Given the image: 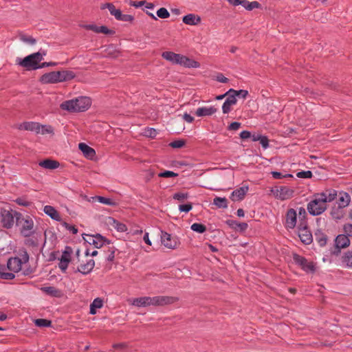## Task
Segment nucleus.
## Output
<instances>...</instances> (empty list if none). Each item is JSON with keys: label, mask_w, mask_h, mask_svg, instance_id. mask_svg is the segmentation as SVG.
Segmentation results:
<instances>
[{"label": "nucleus", "mask_w": 352, "mask_h": 352, "mask_svg": "<svg viewBox=\"0 0 352 352\" xmlns=\"http://www.w3.org/2000/svg\"><path fill=\"white\" fill-rule=\"evenodd\" d=\"M29 260L30 256L28 252L23 250L20 252L19 256H12L8 259L6 265V271L8 270V273H13L14 275L16 273L22 271L23 275L29 276L34 272L32 268L25 266Z\"/></svg>", "instance_id": "f257e3e1"}, {"label": "nucleus", "mask_w": 352, "mask_h": 352, "mask_svg": "<svg viewBox=\"0 0 352 352\" xmlns=\"http://www.w3.org/2000/svg\"><path fill=\"white\" fill-rule=\"evenodd\" d=\"M178 298L173 296H156L153 297L144 296L134 298L132 305L139 307H144L147 306H164L173 304L177 302Z\"/></svg>", "instance_id": "f03ea898"}, {"label": "nucleus", "mask_w": 352, "mask_h": 352, "mask_svg": "<svg viewBox=\"0 0 352 352\" xmlns=\"http://www.w3.org/2000/svg\"><path fill=\"white\" fill-rule=\"evenodd\" d=\"M91 104L90 98L80 96L76 98L66 100L60 104V108L69 112L85 111L89 109Z\"/></svg>", "instance_id": "7ed1b4c3"}, {"label": "nucleus", "mask_w": 352, "mask_h": 352, "mask_svg": "<svg viewBox=\"0 0 352 352\" xmlns=\"http://www.w3.org/2000/svg\"><path fill=\"white\" fill-rule=\"evenodd\" d=\"M46 54L45 50H40L38 52L27 56L23 59L17 58L16 63L28 70H35L39 69V63Z\"/></svg>", "instance_id": "20e7f679"}, {"label": "nucleus", "mask_w": 352, "mask_h": 352, "mask_svg": "<svg viewBox=\"0 0 352 352\" xmlns=\"http://www.w3.org/2000/svg\"><path fill=\"white\" fill-rule=\"evenodd\" d=\"M16 224L19 226L21 234L24 237H29L35 233L34 222L32 217L23 216L21 213H16Z\"/></svg>", "instance_id": "39448f33"}, {"label": "nucleus", "mask_w": 352, "mask_h": 352, "mask_svg": "<svg viewBox=\"0 0 352 352\" xmlns=\"http://www.w3.org/2000/svg\"><path fill=\"white\" fill-rule=\"evenodd\" d=\"M74 77L75 74L72 71L63 70L51 72L43 74L41 78V81L45 84L56 83L72 80Z\"/></svg>", "instance_id": "423d86ee"}, {"label": "nucleus", "mask_w": 352, "mask_h": 352, "mask_svg": "<svg viewBox=\"0 0 352 352\" xmlns=\"http://www.w3.org/2000/svg\"><path fill=\"white\" fill-rule=\"evenodd\" d=\"M307 210L310 214L317 216L321 214L327 209V204L319 194L314 196V199L307 204Z\"/></svg>", "instance_id": "0eeeda50"}, {"label": "nucleus", "mask_w": 352, "mask_h": 352, "mask_svg": "<svg viewBox=\"0 0 352 352\" xmlns=\"http://www.w3.org/2000/svg\"><path fill=\"white\" fill-rule=\"evenodd\" d=\"M16 211L12 209L3 208L0 210V223L1 226L6 229H11L16 219Z\"/></svg>", "instance_id": "6e6552de"}, {"label": "nucleus", "mask_w": 352, "mask_h": 352, "mask_svg": "<svg viewBox=\"0 0 352 352\" xmlns=\"http://www.w3.org/2000/svg\"><path fill=\"white\" fill-rule=\"evenodd\" d=\"M271 191L276 198L280 200L290 199L294 193V190L287 186L275 187Z\"/></svg>", "instance_id": "1a4fd4ad"}, {"label": "nucleus", "mask_w": 352, "mask_h": 352, "mask_svg": "<svg viewBox=\"0 0 352 352\" xmlns=\"http://www.w3.org/2000/svg\"><path fill=\"white\" fill-rule=\"evenodd\" d=\"M350 245V240L346 234H339L335 239V250L333 254L338 255L342 248H345Z\"/></svg>", "instance_id": "9d476101"}, {"label": "nucleus", "mask_w": 352, "mask_h": 352, "mask_svg": "<svg viewBox=\"0 0 352 352\" xmlns=\"http://www.w3.org/2000/svg\"><path fill=\"white\" fill-rule=\"evenodd\" d=\"M72 253V248L66 246L60 258L58 264L59 268L62 272H65L67 269L68 265L71 261V254Z\"/></svg>", "instance_id": "9b49d317"}, {"label": "nucleus", "mask_w": 352, "mask_h": 352, "mask_svg": "<svg viewBox=\"0 0 352 352\" xmlns=\"http://www.w3.org/2000/svg\"><path fill=\"white\" fill-rule=\"evenodd\" d=\"M160 238L162 244L168 249H175L177 245V239L166 232L161 231Z\"/></svg>", "instance_id": "f8f14e48"}, {"label": "nucleus", "mask_w": 352, "mask_h": 352, "mask_svg": "<svg viewBox=\"0 0 352 352\" xmlns=\"http://www.w3.org/2000/svg\"><path fill=\"white\" fill-rule=\"evenodd\" d=\"M293 258L294 262L300 265L304 271L307 272H314L315 267L314 264L311 262H308L305 257L296 254L294 255Z\"/></svg>", "instance_id": "ddd939ff"}, {"label": "nucleus", "mask_w": 352, "mask_h": 352, "mask_svg": "<svg viewBox=\"0 0 352 352\" xmlns=\"http://www.w3.org/2000/svg\"><path fill=\"white\" fill-rule=\"evenodd\" d=\"M297 222V213L293 209H289L285 214V226L287 229H294L296 226Z\"/></svg>", "instance_id": "4468645a"}, {"label": "nucleus", "mask_w": 352, "mask_h": 352, "mask_svg": "<svg viewBox=\"0 0 352 352\" xmlns=\"http://www.w3.org/2000/svg\"><path fill=\"white\" fill-rule=\"evenodd\" d=\"M298 236L300 241L305 244H310L313 241V236L311 232L307 229L306 226L300 223L298 229Z\"/></svg>", "instance_id": "2eb2a0df"}, {"label": "nucleus", "mask_w": 352, "mask_h": 352, "mask_svg": "<svg viewBox=\"0 0 352 352\" xmlns=\"http://www.w3.org/2000/svg\"><path fill=\"white\" fill-rule=\"evenodd\" d=\"M19 130H25L35 132L38 134L40 129H42V125L35 122H24L18 126Z\"/></svg>", "instance_id": "dca6fc26"}, {"label": "nucleus", "mask_w": 352, "mask_h": 352, "mask_svg": "<svg viewBox=\"0 0 352 352\" xmlns=\"http://www.w3.org/2000/svg\"><path fill=\"white\" fill-rule=\"evenodd\" d=\"M338 206H340V208H346L347 207L351 202V196L350 195L344 191H340L337 195Z\"/></svg>", "instance_id": "f3484780"}, {"label": "nucleus", "mask_w": 352, "mask_h": 352, "mask_svg": "<svg viewBox=\"0 0 352 352\" xmlns=\"http://www.w3.org/2000/svg\"><path fill=\"white\" fill-rule=\"evenodd\" d=\"M237 102L236 98L232 93H230L226 97L225 102L222 105V111L224 114L228 113L231 111V107Z\"/></svg>", "instance_id": "a211bd4d"}, {"label": "nucleus", "mask_w": 352, "mask_h": 352, "mask_svg": "<svg viewBox=\"0 0 352 352\" xmlns=\"http://www.w3.org/2000/svg\"><path fill=\"white\" fill-rule=\"evenodd\" d=\"M178 65L188 68H199L200 67V64L197 61L184 55H181Z\"/></svg>", "instance_id": "6ab92c4d"}, {"label": "nucleus", "mask_w": 352, "mask_h": 352, "mask_svg": "<svg viewBox=\"0 0 352 352\" xmlns=\"http://www.w3.org/2000/svg\"><path fill=\"white\" fill-rule=\"evenodd\" d=\"M338 193L334 189H327L324 192L318 194L327 204V202H331L335 200L337 198Z\"/></svg>", "instance_id": "aec40b11"}, {"label": "nucleus", "mask_w": 352, "mask_h": 352, "mask_svg": "<svg viewBox=\"0 0 352 352\" xmlns=\"http://www.w3.org/2000/svg\"><path fill=\"white\" fill-rule=\"evenodd\" d=\"M248 191V186L241 187L234 191L231 194V199L234 201H240L243 199L244 196Z\"/></svg>", "instance_id": "412c9836"}, {"label": "nucleus", "mask_w": 352, "mask_h": 352, "mask_svg": "<svg viewBox=\"0 0 352 352\" xmlns=\"http://www.w3.org/2000/svg\"><path fill=\"white\" fill-rule=\"evenodd\" d=\"M78 148L87 158L93 159L96 155L95 150L85 143H80L78 144Z\"/></svg>", "instance_id": "4be33fe9"}, {"label": "nucleus", "mask_w": 352, "mask_h": 352, "mask_svg": "<svg viewBox=\"0 0 352 352\" xmlns=\"http://www.w3.org/2000/svg\"><path fill=\"white\" fill-rule=\"evenodd\" d=\"M217 112V109L214 107H203L196 110V115L198 117L209 116Z\"/></svg>", "instance_id": "5701e85b"}, {"label": "nucleus", "mask_w": 352, "mask_h": 352, "mask_svg": "<svg viewBox=\"0 0 352 352\" xmlns=\"http://www.w3.org/2000/svg\"><path fill=\"white\" fill-rule=\"evenodd\" d=\"M43 212L53 220L60 221L61 217L58 211L52 206L47 205L43 208Z\"/></svg>", "instance_id": "b1692460"}, {"label": "nucleus", "mask_w": 352, "mask_h": 352, "mask_svg": "<svg viewBox=\"0 0 352 352\" xmlns=\"http://www.w3.org/2000/svg\"><path fill=\"white\" fill-rule=\"evenodd\" d=\"M95 265V262L94 259L88 260L86 263L81 264L78 267V272H80L82 274H87L90 273L94 269Z\"/></svg>", "instance_id": "393cba45"}, {"label": "nucleus", "mask_w": 352, "mask_h": 352, "mask_svg": "<svg viewBox=\"0 0 352 352\" xmlns=\"http://www.w3.org/2000/svg\"><path fill=\"white\" fill-rule=\"evenodd\" d=\"M182 54H176L173 52H164L162 54V56L165 60L173 63L177 64L179 63L180 57Z\"/></svg>", "instance_id": "a878e982"}, {"label": "nucleus", "mask_w": 352, "mask_h": 352, "mask_svg": "<svg viewBox=\"0 0 352 352\" xmlns=\"http://www.w3.org/2000/svg\"><path fill=\"white\" fill-rule=\"evenodd\" d=\"M182 21L186 25H196L200 23L201 18L195 14H188L183 17Z\"/></svg>", "instance_id": "bb28decb"}, {"label": "nucleus", "mask_w": 352, "mask_h": 352, "mask_svg": "<svg viewBox=\"0 0 352 352\" xmlns=\"http://www.w3.org/2000/svg\"><path fill=\"white\" fill-rule=\"evenodd\" d=\"M38 165L45 169L53 170L59 166V162L56 160L47 159L39 162Z\"/></svg>", "instance_id": "cd10ccee"}, {"label": "nucleus", "mask_w": 352, "mask_h": 352, "mask_svg": "<svg viewBox=\"0 0 352 352\" xmlns=\"http://www.w3.org/2000/svg\"><path fill=\"white\" fill-rule=\"evenodd\" d=\"M342 266L347 268H352V251L344 252L341 256Z\"/></svg>", "instance_id": "c85d7f7f"}, {"label": "nucleus", "mask_w": 352, "mask_h": 352, "mask_svg": "<svg viewBox=\"0 0 352 352\" xmlns=\"http://www.w3.org/2000/svg\"><path fill=\"white\" fill-rule=\"evenodd\" d=\"M92 239V245H94L96 248H100L102 247L106 242L109 243L104 237L102 235L97 234L94 236Z\"/></svg>", "instance_id": "c756f323"}, {"label": "nucleus", "mask_w": 352, "mask_h": 352, "mask_svg": "<svg viewBox=\"0 0 352 352\" xmlns=\"http://www.w3.org/2000/svg\"><path fill=\"white\" fill-rule=\"evenodd\" d=\"M314 235L315 239L320 246L323 247L327 244V236L322 230H318Z\"/></svg>", "instance_id": "7c9ffc66"}, {"label": "nucleus", "mask_w": 352, "mask_h": 352, "mask_svg": "<svg viewBox=\"0 0 352 352\" xmlns=\"http://www.w3.org/2000/svg\"><path fill=\"white\" fill-rule=\"evenodd\" d=\"M14 278L15 275L13 273L6 272V265L0 263V278L10 280L14 279Z\"/></svg>", "instance_id": "2f4dec72"}, {"label": "nucleus", "mask_w": 352, "mask_h": 352, "mask_svg": "<svg viewBox=\"0 0 352 352\" xmlns=\"http://www.w3.org/2000/svg\"><path fill=\"white\" fill-rule=\"evenodd\" d=\"M344 208H340L339 206L333 207L331 210V216L332 218L336 220L341 219L344 217Z\"/></svg>", "instance_id": "473e14b6"}, {"label": "nucleus", "mask_w": 352, "mask_h": 352, "mask_svg": "<svg viewBox=\"0 0 352 352\" xmlns=\"http://www.w3.org/2000/svg\"><path fill=\"white\" fill-rule=\"evenodd\" d=\"M106 8L109 10L110 14L114 16L116 19L120 15L121 12L120 10L116 9L113 4L110 3H107L101 6V9L104 10Z\"/></svg>", "instance_id": "72a5a7b5"}, {"label": "nucleus", "mask_w": 352, "mask_h": 352, "mask_svg": "<svg viewBox=\"0 0 352 352\" xmlns=\"http://www.w3.org/2000/svg\"><path fill=\"white\" fill-rule=\"evenodd\" d=\"M41 291L45 292L46 294H47L50 296H53V297L60 296V291L54 287H52V286L43 287H41Z\"/></svg>", "instance_id": "f704fd0d"}, {"label": "nucleus", "mask_w": 352, "mask_h": 352, "mask_svg": "<svg viewBox=\"0 0 352 352\" xmlns=\"http://www.w3.org/2000/svg\"><path fill=\"white\" fill-rule=\"evenodd\" d=\"M213 204L219 208H227L228 206V200L226 197H216L213 199Z\"/></svg>", "instance_id": "c9c22d12"}, {"label": "nucleus", "mask_w": 352, "mask_h": 352, "mask_svg": "<svg viewBox=\"0 0 352 352\" xmlns=\"http://www.w3.org/2000/svg\"><path fill=\"white\" fill-rule=\"evenodd\" d=\"M229 225L234 228V230L240 232H243L248 228V223H239L236 221H231L229 223Z\"/></svg>", "instance_id": "e433bc0d"}, {"label": "nucleus", "mask_w": 352, "mask_h": 352, "mask_svg": "<svg viewBox=\"0 0 352 352\" xmlns=\"http://www.w3.org/2000/svg\"><path fill=\"white\" fill-rule=\"evenodd\" d=\"M91 199H93L94 201H98V202L102 203L105 205H107V206L115 205V202L112 199H111L109 198L104 197L95 196V197H91Z\"/></svg>", "instance_id": "4c0bfd02"}, {"label": "nucleus", "mask_w": 352, "mask_h": 352, "mask_svg": "<svg viewBox=\"0 0 352 352\" xmlns=\"http://www.w3.org/2000/svg\"><path fill=\"white\" fill-rule=\"evenodd\" d=\"M228 93H232L233 95H234V97L236 98V96L242 98H245L248 96V91L245 89H240V90H234V89H230L228 90Z\"/></svg>", "instance_id": "58836bf2"}, {"label": "nucleus", "mask_w": 352, "mask_h": 352, "mask_svg": "<svg viewBox=\"0 0 352 352\" xmlns=\"http://www.w3.org/2000/svg\"><path fill=\"white\" fill-rule=\"evenodd\" d=\"M190 228L192 231L200 234L204 233L206 230V227L204 225L198 223L192 224Z\"/></svg>", "instance_id": "ea45409f"}, {"label": "nucleus", "mask_w": 352, "mask_h": 352, "mask_svg": "<svg viewBox=\"0 0 352 352\" xmlns=\"http://www.w3.org/2000/svg\"><path fill=\"white\" fill-rule=\"evenodd\" d=\"M19 39L23 41V43L30 44L31 45H33L36 43V41L35 38H34L32 36H28L25 34H20L19 35Z\"/></svg>", "instance_id": "a19ab883"}, {"label": "nucleus", "mask_w": 352, "mask_h": 352, "mask_svg": "<svg viewBox=\"0 0 352 352\" xmlns=\"http://www.w3.org/2000/svg\"><path fill=\"white\" fill-rule=\"evenodd\" d=\"M157 15L161 19H168L170 16V13L165 8H161L157 11Z\"/></svg>", "instance_id": "79ce46f5"}, {"label": "nucleus", "mask_w": 352, "mask_h": 352, "mask_svg": "<svg viewBox=\"0 0 352 352\" xmlns=\"http://www.w3.org/2000/svg\"><path fill=\"white\" fill-rule=\"evenodd\" d=\"M188 197V194L187 192H177L175 193L173 196V198L175 200H178L179 201H183Z\"/></svg>", "instance_id": "37998d69"}, {"label": "nucleus", "mask_w": 352, "mask_h": 352, "mask_svg": "<svg viewBox=\"0 0 352 352\" xmlns=\"http://www.w3.org/2000/svg\"><path fill=\"white\" fill-rule=\"evenodd\" d=\"M158 176L160 177H165V178L175 177L178 176V174L173 171H171V170H165V171L160 173Z\"/></svg>", "instance_id": "c03bdc74"}, {"label": "nucleus", "mask_w": 352, "mask_h": 352, "mask_svg": "<svg viewBox=\"0 0 352 352\" xmlns=\"http://www.w3.org/2000/svg\"><path fill=\"white\" fill-rule=\"evenodd\" d=\"M35 324L38 327H50L51 321L46 319H36L35 320Z\"/></svg>", "instance_id": "a18cd8bd"}, {"label": "nucleus", "mask_w": 352, "mask_h": 352, "mask_svg": "<svg viewBox=\"0 0 352 352\" xmlns=\"http://www.w3.org/2000/svg\"><path fill=\"white\" fill-rule=\"evenodd\" d=\"M133 19V16L130 14H123L122 12H120V15L116 18L117 20L122 21H132Z\"/></svg>", "instance_id": "49530a36"}, {"label": "nucleus", "mask_w": 352, "mask_h": 352, "mask_svg": "<svg viewBox=\"0 0 352 352\" xmlns=\"http://www.w3.org/2000/svg\"><path fill=\"white\" fill-rule=\"evenodd\" d=\"M114 223V228L120 232H125L126 230V227L124 223H120L118 221H116L113 220Z\"/></svg>", "instance_id": "de8ad7c7"}, {"label": "nucleus", "mask_w": 352, "mask_h": 352, "mask_svg": "<svg viewBox=\"0 0 352 352\" xmlns=\"http://www.w3.org/2000/svg\"><path fill=\"white\" fill-rule=\"evenodd\" d=\"M299 178H311L313 175L312 172L310 170L300 171L296 174Z\"/></svg>", "instance_id": "09e8293b"}, {"label": "nucleus", "mask_w": 352, "mask_h": 352, "mask_svg": "<svg viewBox=\"0 0 352 352\" xmlns=\"http://www.w3.org/2000/svg\"><path fill=\"white\" fill-rule=\"evenodd\" d=\"M185 144V142L182 140H175L170 143V146L175 148H182Z\"/></svg>", "instance_id": "8fccbe9b"}, {"label": "nucleus", "mask_w": 352, "mask_h": 352, "mask_svg": "<svg viewBox=\"0 0 352 352\" xmlns=\"http://www.w3.org/2000/svg\"><path fill=\"white\" fill-rule=\"evenodd\" d=\"M91 305L93 306L96 309H100L103 305V301H102V300L101 298H96L91 303Z\"/></svg>", "instance_id": "3c124183"}, {"label": "nucleus", "mask_w": 352, "mask_h": 352, "mask_svg": "<svg viewBox=\"0 0 352 352\" xmlns=\"http://www.w3.org/2000/svg\"><path fill=\"white\" fill-rule=\"evenodd\" d=\"M259 142L264 149H266L269 147V140L267 136L261 135Z\"/></svg>", "instance_id": "603ef678"}, {"label": "nucleus", "mask_w": 352, "mask_h": 352, "mask_svg": "<svg viewBox=\"0 0 352 352\" xmlns=\"http://www.w3.org/2000/svg\"><path fill=\"white\" fill-rule=\"evenodd\" d=\"M192 208L191 204H182L179 206V210L180 212H188Z\"/></svg>", "instance_id": "864d4df0"}, {"label": "nucleus", "mask_w": 352, "mask_h": 352, "mask_svg": "<svg viewBox=\"0 0 352 352\" xmlns=\"http://www.w3.org/2000/svg\"><path fill=\"white\" fill-rule=\"evenodd\" d=\"M99 28V33L111 35L115 32L113 30L109 29L107 27L104 25L100 26Z\"/></svg>", "instance_id": "5fc2aeb1"}, {"label": "nucleus", "mask_w": 352, "mask_h": 352, "mask_svg": "<svg viewBox=\"0 0 352 352\" xmlns=\"http://www.w3.org/2000/svg\"><path fill=\"white\" fill-rule=\"evenodd\" d=\"M83 28L86 30H92L93 32L96 33H99L100 26H97L94 24H88V25H84Z\"/></svg>", "instance_id": "6e6d98bb"}, {"label": "nucleus", "mask_w": 352, "mask_h": 352, "mask_svg": "<svg viewBox=\"0 0 352 352\" xmlns=\"http://www.w3.org/2000/svg\"><path fill=\"white\" fill-rule=\"evenodd\" d=\"M261 4L257 1H249L247 10H252L254 8H258Z\"/></svg>", "instance_id": "4d7b16f0"}, {"label": "nucleus", "mask_w": 352, "mask_h": 352, "mask_svg": "<svg viewBox=\"0 0 352 352\" xmlns=\"http://www.w3.org/2000/svg\"><path fill=\"white\" fill-rule=\"evenodd\" d=\"M344 231L346 234V235L348 236H352V224L351 223H346L344 226Z\"/></svg>", "instance_id": "13d9d810"}, {"label": "nucleus", "mask_w": 352, "mask_h": 352, "mask_svg": "<svg viewBox=\"0 0 352 352\" xmlns=\"http://www.w3.org/2000/svg\"><path fill=\"white\" fill-rule=\"evenodd\" d=\"M145 134L146 136L153 138L157 135V132L155 129L150 128L145 131Z\"/></svg>", "instance_id": "bf43d9fd"}, {"label": "nucleus", "mask_w": 352, "mask_h": 352, "mask_svg": "<svg viewBox=\"0 0 352 352\" xmlns=\"http://www.w3.org/2000/svg\"><path fill=\"white\" fill-rule=\"evenodd\" d=\"M52 132V128L50 126L42 125V129H40L41 134L51 133Z\"/></svg>", "instance_id": "052dcab7"}, {"label": "nucleus", "mask_w": 352, "mask_h": 352, "mask_svg": "<svg viewBox=\"0 0 352 352\" xmlns=\"http://www.w3.org/2000/svg\"><path fill=\"white\" fill-rule=\"evenodd\" d=\"M241 126V123L238 122H233L228 126V130L236 131Z\"/></svg>", "instance_id": "680f3d73"}, {"label": "nucleus", "mask_w": 352, "mask_h": 352, "mask_svg": "<svg viewBox=\"0 0 352 352\" xmlns=\"http://www.w3.org/2000/svg\"><path fill=\"white\" fill-rule=\"evenodd\" d=\"M64 226L67 230L72 232L74 234H77L78 229L74 226L69 225L67 223H65Z\"/></svg>", "instance_id": "e2e57ef3"}, {"label": "nucleus", "mask_w": 352, "mask_h": 352, "mask_svg": "<svg viewBox=\"0 0 352 352\" xmlns=\"http://www.w3.org/2000/svg\"><path fill=\"white\" fill-rule=\"evenodd\" d=\"M273 178L276 179H282V178H285V176H284V174H283L282 173L280 172H278V171H272L271 173Z\"/></svg>", "instance_id": "0e129e2a"}, {"label": "nucleus", "mask_w": 352, "mask_h": 352, "mask_svg": "<svg viewBox=\"0 0 352 352\" xmlns=\"http://www.w3.org/2000/svg\"><path fill=\"white\" fill-rule=\"evenodd\" d=\"M183 119L188 123H192L194 121V118L187 113L183 115Z\"/></svg>", "instance_id": "69168bd1"}, {"label": "nucleus", "mask_w": 352, "mask_h": 352, "mask_svg": "<svg viewBox=\"0 0 352 352\" xmlns=\"http://www.w3.org/2000/svg\"><path fill=\"white\" fill-rule=\"evenodd\" d=\"M250 136H251V133L248 131H243L240 133V138L243 140L248 139V138H250Z\"/></svg>", "instance_id": "338daca9"}, {"label": "nucleus", "mask_w": 352, "mask_h": 352, "mask_svg": "<svg viewBox=\"0 0 352 352\" xmlns=\"http://www.w3.org/2000/svg\"><path fill=\"white\" fill-rule=\"evenodd\" d=\"M146 3L145 1H131L130 3L131 6H133L135 8L141 7L142 6L144 5Z\"/></svg>", "instance_id": "774afa93"}]
</instances>
